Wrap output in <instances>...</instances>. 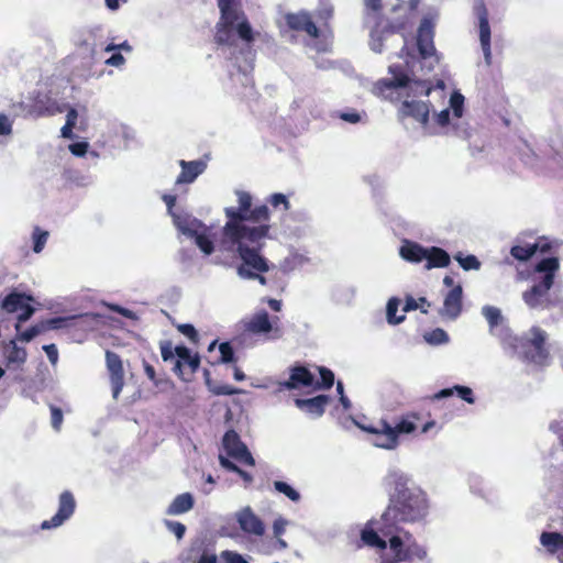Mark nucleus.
I'll list each match as a JSON object with an SVG mask.
<instances>
[{"mask_svg": "<svg viewBox=\"0 0 563 563\" xmlns=\"http://www.w3.org/2000/svg\"><path fill=\"white\" fill-rule=\"evenodd\" d=\"M449 334L441 328L424 332V342L431 345H442L449 343Z\"/></svg>", "mask_w": 563, "mask_h": 563, "instance_id": "36", "label": "nucleus"}, {"mask_svg": "<svg viewBox=\"0 0 563 563\" xmlns=\"http://www.w3.org/2000/svg\"><path fill=\"white\" fill-rule=\"evenodd\" d=\"M43 350L45 351L49 362L52 365H56L58 361V351L55 344L44 345Z\"/></svg>", "mask_w": 563, "mask_h": 563, "instance_id": "55", "label": "nucleus"}, {"mask_svg": "<svg viewBox=\"0 0 563 563\" xmlns=\"http://www.w3.org/2000/svg\"><path fill=\"white\" fill-rule=\"evenodd\" d=\"M4 357L7 360V365H22L26 362L27 353L24 347L18 346L14 340H11L4 345Z\"/></svg>", "mask_w": 563, "mask_h": 563, "instance_id": "24", "label": "nucleus"}, {"mask_svg": "<svg viewBox=\"0 0 563 563\" xmlns=\"http://www.w3.org/2000/svg\"><path fill=\"white\" fill-rule=\"evenodd\" d=\"M76 503L75 498L69 492H64L59 496L58 510L49 520L42 522V529H52L62 526L67 519H69L75 511Z\"/></svg>", "mask_w": 563, "mask_h": 563, "instance_id": "11", "label": "nucleus"}, {"mask_svg": "<svg viewBox=\"0 0 563 563\" xmlns=\"http://www.w3.org/2000/svg\"><path fill=\"white\" fill-rule=\"evenodd\" d=\"M33 298L22 292L12 291L1 302V308L8 312L13 313L19 311L26 301H32Z\"/></svg>", "mask_w": 563, "mask_h": 563, "instance_id": "25", "label": "nucleus"}, {"mask_svg": "<svg viewBox=\"0 0 563 563\" xmlns=\"http://www.w3.org/2000/svg\"><path fill=\"white\" fill-rule=\"evenodd\" d=\"M21 313L18 316V323L15 324V329L20 330V323L27 321L34 313L35 309L30 306L27 302L20 309Z\"/></svg>", "mask_w": 563, "mask_h": 563, "instance_id": "52", "label": "nucleus"}, {"mask_svg": "<svg viewBox=\"0 0 563 563\" xmlns=\"http://www.w3.org/2000/svg\"><path fill=\"white\" fill-rule=\"evenodd\" d=\"M107 368L110 373V383L112 387V397L118 399L123 388V366L120 356L111 351L106 352Z\"/></svg>", "mask_w": 563, "mask_h": 563, "instance_id": "13", "label": "nucleus"}, {"mask_svg": "<svg viewBox=\"0 0 563 563\" xmlns=\"http://www.w3.org/2000/svg\"><path fill=\"white\" fill-rule=\"evenodd\" d=\"M88 143L86 142H77L69 145V151L75 156H84L87 153Z\"/></svg>", "mask_w": 563, "mask_h": 563, "instance_id": "54", "label": "nucleus"}, {"mask_svg": "<svg viewBox=\"0 0 563 563\" xmlns=\"http://www.w3.org/2000/svg\"><path fill=\"white\" fill-rule=\"evenodd\" d=\"M400 306V300L396 297H393L388 300L386 305V319L389 324H399L405 320V316H397L398 308Z\"/></svg>", "mask_w": 563, "mask_h": 563, "instance_id": "34", "label": "nucleus"}, {"mask_svg": "<svg viewBox=\"0 0 563 563\" xmlns=\"http://www.w3.org/2000/svg\"><path fill=\"white\" fill-rule=\"evenodd\" d=\"M369 45H371L372 51H374L375 53H380L382 52V47H383L382 36L377 35L376 31H372L371 32Z\"/></svg>", "mask_w": 563, "mask_h": 563, "instance_id": "56", "label": "nucleus"}, {"mask_svg": "<svg viewBox=\"0 0 563 563\" xmlns=\"http://www.w3.org/2000/svg\"><path fill=\"white\" fill-rule=\"evenodd\" d=\"M271 203L274 206V207H278L279 205H284L285 209L287 210L289 208V202L286 198L285 195L283 194H274L272 197H271Z\"/></svg>", "mask_w": 563, "mask_h": 563, "instance_id": "57", "label": "nucleus"}, {"mask_svg": "<svg viewBox=\"0 0 563 563\" xmlns=\"http://www.w3.org/2000/svg\"><path fill=\"white\" fill-rule=\"evenodd\" d=\"M76 318H77V316H71V317H67V318L57 317V318L46 320L42 323L45 324V330L46 329H59V328L64 327L68 320H73Z\"/></svg>", "mask_w": 563, "mask_h": 563, "instance_id": "48", "label": "nucleus"}, {"mask_svg": "<svg viewBox=\"0 0 563 563\" xmlns=\"http://www.w3.org/2000/svg\"><path fill=\"white\" fill-rule=\"evenodd\" d=\"M222 445L229 456L250 466H254V457L234 430L225 432L222 439Z\"/></svg>", "mask_w": 563, "mask_h": 563, "instance_id": "9", "label": "nucleus"}, {"mask_svg": "<svg viewBox=\"0 0 563 563\" xmlns=\"http://www.w3.org/2000/svg\"><path fill=\"white\" fill-rule=\"evenodd\" d=\"M181 173L176 179V184L192 183L206 169V163L202 161H180Z\"/></svg>", "mask_w": 563, "mask_h": 563, "instance_id": "19", "label": "nucleus"}, {"mask_svg": "<svg viewBox=\"0 0 563 563\" xmlns=\"http://www.w3.org/2000/svg\"><path fill=\"white\" fill-rule=\"evenodd\" d=\"M194 497L189 493L178 495L173 503L168 506L166 514L170 516H177L185 514L192 509Z\"/></svg>", "mask_w": 563, "mask_h": 563, "instance_id": "26", "label": "nucleus"}, {"mask_svg": "<svg viewBox=\"0 0 563 563\" xmlns=\"http://www.w3.org/2000/svg\"><path fill=\"white\" fill-rule=\"evenodd\" d=\"M396 431L397 438L400 434H409L416 430V423L408 418L399 421L395 427H393Z\"/></svg>", "mask_w": 563, "mask_h": 563, "instance_id": "43", "label": "nucleus"}, {"mask_svg": "<svg viewBox=\"0 0 563 563\" xmlns=\"http://www.w3.org/2000/svg\"><path fill=\"white\" fill-rule=\"evenodd\" d=\"M197 246L206 254L210 255L214 247L213 243L210 239H208L205 234H200L198 231L196 235H194Z\"/></svg>", "mask_w": 563, "mask_h": 563, "instance_id": "41", "label": "nucleus"}, {"mask_svg": "<svg viewBox=\"0 0 563 563\" xmlns=\"http://www.w3.org/2000/svg\"><path fill=\"white\" fill-rule=\"evenodd\" d=\"M286 22L292 30L305 31L312 37H318L319 30L316 24L311 21L310 15L307 12L290 13L286 15Z\"/></svg>", "mask_w": 563, "mask_h": 563, "instance_id": "17", "label": "nucleus"}, {"mask_svg": "<svg viewBox=\"0 0 563 563\" xmlns=\"http://www.w3.org/2000/svg\"><path fill=\"white\" fill-rule=\"evenodd\" d=\"M236 195L239 208L224 209L229 220L222 229L221 246L236 252L247 264L265 269L266 260L260 255V251L268 236L269 210L266 206L251 210V195L245 191H238Z\"/></svg>", "mask_w": 563, "mask_h": 563, "instance_id": "1", "label": "nucleus"}, {"mask_svg": "<svg viewBox=\"0 0 563 563\" xmlns=\"http://www.w3.org/2000/svg\"><path fill=\"white\" fill-rule=\"evenodd\" d=\"M454 258L459 262L464 271H477L481 268V262L475 255L463 256L462 253H459L454 256Z\"/></svg>", "mask_w": 563, "mask_h": 563, "instance_id": "37", "label": "nucleus"}, {"mask_svg": "<svg viewBox=\"0 0 563 563\" xmlns=\"http://www.w3.org/2000/svg\"><path fill=\"white\" fill-rule=\"evenodd\" d=\"M274 487L278 493L287 496L291 501H298L300 499L299 493L285 482L276 481L274 482Z\"/></svg>", "mask_w": 563, "mask_h": 563, "instance_id": "39", "label": "nucleus"}, {"mask_svg": "<svg viewBox=\"0 0 563 563\" xmlns=\"http://www.w3.org/2000/svg\"><path fill=\"white\" fill-rule=\"evenodd\" d=\"M399 255L405 261L418 263L422 260V247L417 243L405 240L399 249Z\"/></svg>", "mask_w": 563, "mask_h": 563, "instance_id": "32", "label": "nucleus"}, {"mask_svg": "<svg viewBox=\"0 0 563 563\" xmlns=\"http://www.w3.org/2000/svg\"><path fill=\"white\" fill-rule=\"evenodd\" d=\"M247 329L253 333H267L273 329L268 313L266 311L257 312L247 324Z\"/></svg>", "mask_w": 563, "mask_h": 563, "instance_id": "29", "label": "nucleus"}, {"mask_svg": "<svg viewBox=\"0 0 563 563\" xmlns=\"http://www.w3.org/2000/svg\"><path fill=\"white\" fill-rule=\"evenodd\" d=\"M186 365L188 366L189 368V372L186 373V376L187 375H192L198 368H199V365H200V358L198 355H191L190 358L186 362Z\"/></svg>", "mask_w": 563, "mask_h": 563, "instance_id": "61", "label": "nucleus"}, {"mask_svg": "<svg viewBox=\"0 0 563 563\" xmlns=\"http://www.w3.org/2000/svg\"><path fill=\"white\" fill-rule=\"evenodd\" d=\"M464 101L465 98L459 90L452 92L449 103L450 109L452 110L453 119L462 121L461 119L464 112Z\"/></svg>", "mask_w": 563, "mask_h": 563, "instance_id": "35", "label": "nucleus"}, {"mask_svg": "<svg viewBox=\"0 0 563 563\" xmlns=\"http://www.w3.org/2000/svg\"><path fill=\"white\" fill-rule=\"evenodd\" d=\"M444 88H445V82L442 79H437L434 86H431V85L427 86L424 84V96L430 95L433 89H439L441 92H443Z\"/></svg>", "mask_w": 563, "mask_h": 563, "instance_id": "63", "label": "nucleus"}, {"mask_svg": "<svg viewBox=\"0 0 563 563\" xmlns=\"http://www.w3.org/2000/svg\"><path fill=\"white\" fill-rule=\"evenodd\" d=\"M288 525H289V521L283 517H278L277 519H275V521L273 523L274 538L279 539V537H282L283 533L286 531V528Z\"/></svg>", "mask_w": 563, "mask_h": 563, "instance_id": "50", "label": "nucleus"}, {"mask_svg": "<svg viewBox=\"0 0 563 563\" xmlns=\"http://www.w3.org/2000/svg\"><path fill=\"white\" fill-rule=\"evenodd\" d=\"M125 63V58L122 54L115 53L107 59L106 64L114 67L122 66Z\"/></svg>", "mask_w": 563, "mask_h": 563, "instance_id": "62", "label": "nucleus"}, {"mask_svg": "<svg viewBox=\"0 0 563 563\" xmlns=\"http://www.w3.org/2000/svg\"><path fill=\"white\" fill-rule=\"evenodd\" d=\"M43 331H45V324L41 322L20 333L19 340L23 342H30L38 334H41Z\"/></svg>", "mask_w": 563, "mask_h": 563, "instance_id": "42", "label": "nucleus"}, {"mask_svg": "<svg viewBox=\"0 0 563 563\" xmlns=\"http://www.w3.org/2000/svg\"><path fill=\"white\" fill-rule=\"evenodd\" d=\"M540 543L549 553L554 554L563 549V534L560 532H542Z\"/></svg>", "mask_w": 563, "mask_h": 563, "instance_id": "30", "label": "nucleus"}, {"mask_svg": "<svg viewBox=\"0 0 563 563\" xmlns=\"http://www.w3.org/2000/svg\"><path fill=\"white\" fill-rule=\"evenodd\" d=\"M387 544L388 547L382 551L380 555L384 563H400L409 560V550L405 547L399 536L391 537Z\"/></svg>", "mask_w": 563, "mask_h": 563, "instance_id": "15", "label": "nucleus"}, {"mask_svg": "<svg viewBox=\"0 0 563 563\" xmlns=\"http://www.w3.org/2000/svg\"><path fill=\"white\" fill-rule=\"evenodd\" d=\"M456 391L457 396L462 398L467 404H474L475 398L473 395V390L467 386L455 385L453 388H445L440 390L433 396V399H442L453 395Z\"/></svg>", "mask_w": 563, "mask_h": 563, "instance_id": "28", "label": "nucleus"}, {"mask_svg": "<svg viewBox=\"0 0 563 563\" xmlns=\"http://www.w3.org/2000/svg\"><path fill=\"white\" fill-rule=\"evenodd\" d=\"M78 113L76 109H70L66 115V125L74 128L76 125Z\"/></svg>", "mask_w": 563, "mask_h": 563, "instance_id": "64", "label": "nucleus"}, {"mask_svg": "<svg viewBox=\"0 0 563 563\" xmlns=\"http://www.w3.org/2000/svg\"><path fill=\"white\" fill-rule=\"evenodd\" d=\"M547 332L539 327L530 328L521 338H518L517 350H508L517 354L522 360L543 365L545 364L549 352L545 347Z\"/></svg>", "mask_w": 563, "mask_h": 563, "instance_id": "6", "label": "nucleus"}, {"mask_svg": "<svg viewBox=\"0 0 563 563\" xmlns=\"http://www.w3.org/2000/svg\"><path fill=\"white\" fill-rule=\"evenodd\" d=\"M387 484L393 487L389 492L388 512L404 521H413L420 516V489L412 479L402 473H390Z\"/></svg>", "mask_w": 563, "mask_h": 563, "instance_id": "3", "label": "nucleus"}, {"mask_svg": "<svg viewBox=\"0 0 563 563\" xmlns=\"http://www.w3.org/2000/svg\"><path fill=\"white\" fill-rule=\"evenodd\" d=\"M241 260L243 261V264L238 267V275L241 278H244V279H255V276H257V272L263 273V272H267L268 271V265L267 264H266V268L265 269H260V268L254 267L251 264H247L242 257H241Z\"/></svg>", "mask_w": 563, "mask_h": 563, "instance_id": "38", "label": "nucleus"}, {"mask_svg": "<svg viewBox=\"0 0 563 563\" xmlns=\"http://www.w3.org/2000/svg\"><path fill=\"white\" fill-rule=\"evenodd\" d=\"M374 437L372 443L382 449L393 450L398 444V439L393 426L382 420L376 426L365 428Z\"/></svg>", "mask_w": 563, "mask_h": 563, "instance_id": "10", "label": "nucleus"}, {"mask_svg": "<svg viewBox=\"0 0 563 563\" xmlns=\"http://www.w3.org/2000/svg\"><path fill=\"white\" fill-rule=\"evenodd\" d=\"M47 238H48V232L40 231L38 229H35V231L33 233V239H34L33 251L35 253H40L43 250V247L47 241Z\"/></svg>", "mask_w": 563, "mask_h": 563, "instance_id": "44", "label": "nucleus"}, {"mask_svg": "<svg viewBox=\"0 0 563 563\" xmlns=\"http://www.w3.org/2000/svg\"><path fill=\"white\" fill-rule=\"evenodd\" d=\"M219 463L220 465L228 470V471H231V472H234L238 474L240 467L238 465H235L233 462H231L228 457L223 456V455H219Z\"/></svg>", "mask_w": 563, "mask_h": 563, "instance_id": "58", "label": "nucleus"}, {"mask_svg": "<svg viewBox=\"0 0 563 563\" xmlns=\"http://www.w3.org/2000/svg\"><path fill=\"white\" fill-rule=\"evenodd\" d=\"M548 249L547 244L533 243L526 245H514L510 250V254L518 261L529 260L537 251L544 253Z\"/></svg>", "mask_w": 563, "mask_h": 563, "instance_id": "27", "label": "nucleus"}, {"mask_svg": "<svg viewBox=\"0 0 563 563\" xmlns=\"http://www.w3.org/2000/svg\"><path fill=\"white\" fill-rule=\"evenodd\" d=\"M361 539L366 545L376 548L380 551H384L387 548V542L372 529H363L361 532Z\"/></svg>", "mask_w": 563, "mask_h": 563, "instance_id": "33", "label": "nucleus"}, {"mask_svg": "<svg viewBox=\"0 0 563 563\" xmlns=\"http://www.w3.org/2000/svg\"><path fill=\"white\" fill-rule=\"evenodd\" d=\"M220 20L217 24L216 42L221 45L233 44V30L245 42L253 41V32L242 11L239 10L236 0H218Z\"/></svg>", "mask_w": 563, "mask_h": 563, "instance_id": "5", "label": "nucleus"}, {"mask_svg": "<svg viewBox=\"0 0 563 563\" xmlns=\"http://www.w3.org/2000/svg\"><path fill=\"white\" fill-rule=\"evenodd\" d=\"M11 133V122L9 118L0 113V135H8Z\"/></svg>", "mask_w": 563, "mask_h": 563, "instance_id": "59", "label": "nucleus"}, {"mask_svg": "<svg viewBox=\"0 0 563 563\" xmlns=\"http://www.w3.org/2000/svg\"><path fill=\"white\" fill-rule=\"evenodd\" d=\"M556 257L541 260L532 276L533 285L522 294V300L530 309H548L554 302L551 299L550 289L554 283L555 272L559 269Z\"/></svg>", "mask_w": 563, "mask_h": 563, "instance_id": "4", "label": "nucleus"}, {"mask_svg": "<svg viewBox=\"0 0 563 563\" xmlns=\"http://www.w3.org/2000/svg\"><path fill=\"white\" fill-rule=\"evenodd\" d=\"M161 355L165 362L175 361V347H173L170 342H164L161 344Z\"/></svg>", "mask_w": 563, "mask_h": 563, "instance_id": "51", "label": "nucleus"}, {"mask_svg": "<svg viewBox=\"0 0 563 563\" xmlns=\"http://www.w3.org/2000/svg\"><path fill=\"white\" fill-rule=\"evenodd\" d=\"M220 363H231L234 361V352L230 343L224 342L219 345Z\"/></svg>", "mask_w": 563, "mask_h": 563, "instance_id": "45", "label": "nucleus"}, {"mask_svg": "<svg viewBox=\"0 0 563 563\" xmlns=\"http://www.w3.org/2000/svg\"><path fill=\"white\" fill-rule=\"evenodd\" d=\"M424 267L430 269L434 267H446L450 262V255L441 247H424Z\"/></svg>", "mask_w": 563, "mask_h": 563, "instance_id": "21", "label": "nucleus"}, {"mask_svg": "<svg viewBox=\"0 0 563 563\" xmlns=\"http://www.w3.org/2000/svg\"><path fill=\"white\" fill-rule=\"evenodd\" d=\"M329 397L319 395L310 399H296L295 404L299 409L306 410L308 413L314 417H320L324 412V406L328 404Z\"/></svg>", "mask_w": 563, "mask_h": 563, "instance_id": "22", "label": "nucleus"}, {"mask_svg": "<svg viewBox=\"0 0 563 563\" xmlns=\"http://www.w3.org/2000/svg\"><path fill=\"white\" fill-rule=\"evenodd\" d=\"M437 123L446 128L445 134H453L460 139L467 140L472 135L468 123L451 118L450 109H443L435 115Z\"/></svg>", "mask_w": 563, "mask_h": 563, "instance_id": "12", "label": "nucleus"}, {"mask_svg": "<svg viewBox=\"0 0 563 563\" xmlns=\"http://www.w3.org/2000/svg\"><path fill=\"white\" fill-rule=\"evenodd\" d=\"M239 528L247 536L261 538L265 534L264 521L250 506H245L234 514Z\"/></svg>", "mask_w": 563, "mask_h": 563, "instance_id": "8", "label": "nucleus"}, {"mask_svg": "<svg viewBox=\"0 0 563 563\" xmlns=\"http://www.w3.org/2000/svg\"><path fill=\"white\" fill-rule=\"evenodd\" d=\"M462 286H454L445 296L442 313L445 317L455 319L462 310Z\"/></svg>", "mask_w": 563, "mask_h": 563, "instance_id": "18", "label": "nucleus"}, {"mask_svg": "<svg viewBox=\"0 0 563 563\" xmlns=\"http://www.w3.org/2000/svg\"><path fill=\"white\" fill-rule=\"evenodd\" d=\"M177 329L181 334L188 336L191 341L196 342L198 340V333L194 325L184 323L179 324Z\"/></svg>", "mask_w": 563, "mask_h": 563, "instance_id": "53", "label": "nucleus"}, {"mask_svg": "<svg viewBox=\"0 0 563 563\" xmlns=\"http://www.w3.org/2000/svg\"><path fill=\"white\" fill-rule=\"evenodd\" d=\"M173 222L183 234L189 238L196 235V232L203 227L199 220L189 216L173 214Z\"/></svg>", "mask_w": 563, "mask_h": 563, "instance_id": "23", "label": "nucleus"}, {"mask_svg": "<svg viewBox=\"0 0 563 563\" xmlns=\"http://www.w3.org/2000/svg\"><path fill=\"white\" fill-rule=\"evenodd\" d=\"M318 369L321 376V383H318L316 387L319 389H330L334 384L333 372L322 366L318 367Z\"/></svg>", "mask_w": 563, "mask_h": 563, "instance_id": "40", "label": "nucleus"}, {"mask_svg": "<svg viewBox=\"0 0 563 563\" xmlns=\"http://www.w3.org/2000/svg\"><path fill=\"white\" fill-rule=\"evenodd\" d=\"M417 56L406 62V70L390 66L391 77L379 82L380 95L390 101H399L397 115L407 131H418L422 126V84L413 78L416 69H422V21L417 27Z\"/></svg>", "mask_w": 563, "mask_h": 563, "instance_id": "2", "label": "nucleus"}, {"mask_svg": "<svg viewBox=\"0 0 563 563\" xmlns=\"http://www.w3.org/2000/svg\"><path fill=\"white\" fill-rule=\"evenodd\" d=\"M220 558L225 563H249L240 553L229 550L222 551Z\"/></svg>", "mask_w": 563, "mask_h": 563, "instance_id": "47", "label": "nucleus"}, {"mask_svg": "<svg viewBox=\"0 0 563 563\" xmlns=\"http://www.w3.org/2000/svg\"><path fill=\"white\" fill-rule=\"evenodd\" d=\"M488 323V332L496 336L505 350H517L518 336L514 335L498 307L485 305L481 310Z\"/></svg>", "mask_w": 563, "mask_h": 563, "instance_id": "7", "label": "nucleus"}, {"mask_svg": "<svg viewBox=\"0 0 563 563\" xmlns=\"http://www.w3.org/2000/svg\"><path fill=\"white\" fill-rule=\"evenodd\" d=\"M475 11L478 18L479 27V41L484 58L487 65L490 64L492 51H490V26L488 22V12L484 3H479L475 7Z\"/></svg>", "mask_w": 563, "mask_h": 563, "instance_id": "14", "label": "nucleus"}, {"mask_svg": "<svg viewBox=\"0 0 563 563\" xmlns=\"http://www.w3.org/2000/svg\"><path fill=\"white\" fill-rule=\"evenodd\" d=\"M314 377L312 373L303 366H295L290 368L288 380L280 383V386L288 389H297L301 386H312Z\"/></svg>", "mask_w": 563, "mask_h": 563, "instance_id": "16", "label": "nucleus"}, {"mask_svg": "<svg viewBox=\"0 0 563 563\" xmlns=\"http://www.w3.org/2000/svg\"><path fill=\"white\" fill-rule=\"evenodd\" d=\"M165 526L178 540L183 539L186 532V527L181 522L165 520Z\"/></svg>", "mask_w": 563, "mask_h": 563, "instance_id": "46", "label": "nucleus"}, {"mask_svg": "<svg viewBox=\"0 0 563 563\" xmlns=\"http://www.w3.org/2000/svg\"><path fill=\"white\" fill-rule=\"evenodd\" d=\"M63 423V412L59 408L51 406V424L55 431H59Z\"/></svg>", "mask_w": 563, "mask_h": 563, "instance_id": "49", "label": "nucleus"}, {"mask_svg": "<svg viewBox=\"0 0 563 563\" xmlns=\"http://www.w3.org/2000/svg\"><path fill=\"white\" fill-rule=\"evenodd\" d=\"M433 31L431 22L424 18V68H433L434 64H438L440 57L437 54L435 47L432 42Z\"/></svg>", "mask_w": 563, "mask_h": 563, "instance_id": "20", "label": "nucleus"}, {"mask_svg": "<svg viewBox=\"0 0 563 563\" xmlns=\"http://www.w3.org/2000/svg\"><path fill=\"white\" fill-rule=\"evenodd\" d=\"M175 361L173 371L181 377L184 380H189V377H186V372L184 371V364L190 358L191 352L188 347L184 345H179L175 347Z\"/></svg>", "mask_w": 563, "mask_h": 563, "instance_id": "31", "label": "nucleus"}, {"mask_svg": "<svg viewBox=\"0 0 563 563\" xmlns=\"http://www.w3.org/2000/svg\"><path fill=\"white\" fill-rule=\"evenodd\" d=\"M550 430L559 435L560 443L563 446V420H555L550 423Z\"/></svg>", "mask_w": 563, "mask_h": 563, "instance_id": "60", "label": "nucleus"}]
</instances>
